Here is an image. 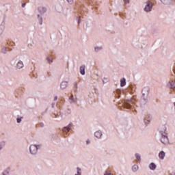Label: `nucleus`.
<instances>
[{
	"label": "nucleus",
	"mask_w": 175,
	"mask_h": 175,
	"mask_svg": "<svg viewBox=\"0 0 175 175\" xmlns=\"http://www.w3.org/2000/svg\"><path fill=\"white\" fill-rule=\"evenodd\" d=\"M159 132L161 133V143H163V144H167V143H169V138H167V135H166V127L163 126L160 128Z\"/></svg>",
	"instance_id": "nucleus-1"
},
{
	"label": "nucleus",
	"mask_w": 175,
	"mask_h": 175,
	"mask_svg": "<svg viewBox=\"0 0 175 175\" xmlns=\"http://www.w3.org/2000/svg\"><path fill=\"white\" fill-rule=\"evenodd\" d=\"M31 154H36L38 152V150H39V146L31 145L29 148Z\"/></svg>",
	"instance_id": "nucleus-2"
},
{
	"label": "nucleus",
	"mask_w": 175,
	"mask_h": 175,
	"mask_svg": "<svg viewBox=\"0 0 175 175\" xmlns=\"http://www.w3.org/2000/svg\"><path fill=\"white\" fill-rule=\"evenodd\" d=\"M150 92V89L147 87L144 88L142 89V95L144 98H146L148 95V92Z\"/></svg>",
	"instance_id": "nucleus-3"
},
{
	"label": "nucleus",
	"mask_w": 175,
	"mask_h": 175,
	"mask_svg": "<svg viewBox=\"0 0 175 175\" xmlns=\"http://www.w3.org/2000/svg\"><path fill=\"white\" fill-rule=\"evenodd\" d=\"M152 9V4L151 3H148L145 7V12H151Z\"/></svg>",
	"instance_id": "nucleus-4"
},
{
	"label": "nucleus",
	"mask_w": 175,
	"mask_h": 175,
	"mask_svg": "<svg viewBox=\"0 0 175 175\" xmlns=\"http://www.w3.org/2000/svg\"><path fill=\"white\" fill-rule=\"evenodd\" d=\"M80 73L81 75H85V66H80Z\"/></svg>",
	"instance_id": "nucleus-5"
},
{
	"label": "nucleus",
	"mask_w": 175,
	"mask_h": 175,
	"mask_svg": "<svg viewBox=\"0 0 175 175\" xmlns=\"http://www.w3.org/2000/svg\"><path fill=\"white\" fill-rule=\"evenodd\" d=\"M66 87H68V82H65V81L62 82L60 85V88H62V90H65Z\"/></svg>",
	"instance_id": "nucleus-6"
},
{
	"label": "nucleus",
	"mask_w": 175,
	"mask_h": 175,
	"mask_svg": "<svg viewBox=\"0 0 175 175\" xmlns=\"http://www.w3.org/2000/svg\"><path fill=\"white\" fill-rule=\"evenodd\" d=\"M70 129H72V124H69L68 126L64 127L63 131L66 132L67 131L69 132Z\"/></svg>",
	"instance_id": "nucleus-7"
},
{
	"label": "nucleus",
	"mask_w": 175,
	"mask_h": 175,
	"mask_svg": "<svg viewBox=\"0 0 175 175\" xmlns=\"http://www.w3.org/2000/svg\"><path fill=\"white\" fill-rule=\"evenodd\" d=\"M94 136L98 139H100L102 137V132L101 131H96L94 133Z\"/></svg>",
	"instance_id": "nucleus-8"
},
{
	"label": "nucleus",
	"mask_w": 175,
	"mask_h": 175,
	"mask_svg": "<svg viewBox=\"0 0 175 175\" xmlns=\"http://www.w3.org/2000/svg\"><path fill=\"white\" fill-rule=\"evenodd\" d=\"M149 167L150 170H155V169H157V165H155V163H151L149 165Z\"/></svg>",
	"instance_id": "nucleus-9"
},
{
	"label": "nucleus",
	"mask_w": 175,
	"mask_h": 175,
	"mask_svg": "<svg viewBox=\"0 0 175 175\" xmlns=\"http://www.w3.org/2000/svg\"><path fill=\"white\" fill-rule=\"evenodd\" d=\"M24 66V64H23V62L20 61L17 63L16 64V68L17 69H21Z\"/></svg>",
	"instance_id": "nucleus-10"
},
{
	"label": "nucleus",
	"mask_w": 175,
	"mask_h": 175,
	"mask_svg": "<svg viewBox=\"0 0 175 175\" xmlns=\"http://www.w3.org/2000/svg\"><path fill=\"white\" fill-rule=\"evenodd\" d=\"M165 153L163 151L160 152L159 154V158H160V159H163L165 158Z\"/></svg>",
	"instance_id": "nucleus-11"
},
{
	"label": "nucleus",
	"mask_w": 175,
	"mask_h": 175,
	"mask_svg": "<svg viewBox=\"0 0 175 175\" xmlns=\"http://www.w3.org/2000/svg\"><path fill=\"white\" fill-rule=\"evenodd\" d=\"M126 84L125 78H123L120 80V86L124 87Z\"/></svg>",
	"instance_id": "nucleus-12"
},
{
	"label": "nucleus",
	"mask_w": 175,
	"mask_h": 175,
	"mask_svg": "<svg viewBox=\"0 0 175 175\" xmlns=\"http://www.w3.org/2000/svg\"><path fill=\"white\" fill-rule=\"evenodd\" d=\"M132 170L133 172H137V170H139V166H137V165H133Z\"/></svg>",
	"instance_id": "nucleus-13"
},
{
	"label": "nucleus",
	"mask_w": 175,
	"mask_h": 175,
	"mask_svg": "<svg viewBox=\"0 0 175 175\" xmlns=\"http://www.w3.org/2000/svg\"><path fill=\"white\" fill-rule=\"evenodd\" d=\"M131 103L126 102L124 103V108L125 109H131Z\"/></svg>",
	"instance_id": "nucleus-14"
},
{
	"label": "nucleus",
	"mask_w": 175,
	"mask_h": 175,
	"mask_svg": "<svg viewBox=\"0 0 175 175\" xmlns=\"http://www.w3.org/2000/svg\"><path fill=\"white\" fill-rule=\"evenodd\" d=\"M162 3L164 5H167V3H170L171 0H160Z\"/></svg>",
	"instance_id": "nucleus-15"
},
{
	"label": "nucleus",
	"mask_w": 175,
	"mask_h": 175,
	"mask_svg": "<svg viewBox=\"0 0 175 175\" xmlns=\"http://www.w3.org/2000/svg\"><path fill=\"white\" fill-rule=\"evenodd\" d=\"M170 88H175V82L174 81L170 82Z\"/></svg>",
	"instance_id": "nucleus-16"
},
{
	"label": "nucleus",
	"mask_w": 175,
	"mask_h": 175,
	"mask_svg": "<svg viewBox=\"0 0 175 175\" xmlns=\"http://www.w3.org/2000/svg\"><path fill=\"white\" fill-rule=\"evenodd\" d=\"M77 174H76L75 175H81V170L79 167H77Z\"/></svg>",
	"instance_id": "nucleus-17"
},
{
	"label": "nucleus",
	"mask_w": 175,
	"mask_h": 175,
	"mask_svg": "<svg viewBox=\"0 0 175 175\" xmlns=\"http://www.w3.org/2000/svg\"><path fill=\"white\" fill-rule=\"evenodd\" d=\"M135 157H136V158H137V159L138 160V161H140L142 159L140 158V154H135Z\"/></svg>",
	"instance_id": "nucleus-18"
},
{
	"label": "nucleus",
	"mask_w": 175,
	"mask_h": 175,
	"mask_svg": "<svg viewBox=\"0 0 175 175\" xmlns=\"http://www.w3.org/2000/svg\"><path fill=\"white\" fill-rule=\"evenodd\" d=\"M104 175H111V172L107 171Z\"/></svg>",
	"instance_id": "nucleus-19"
},
{
	"label": "nucleus",
	"mask_w": 175,
	"mask_h": 175,
	"mask_svg": "<svg viewBox=\"0 0 175 175\" xmlns=\"http://www.w3.org/2000/svg\"><path fill=\"white\" fill-rule=\"evenodd\" d=\"M67 1H68V3H70V4L73 3V0H67Z\"/></svg>",
	"instance_id": "nucleus-20"
},
{
	"label": "nucleus",
	"mask_w": 175,
	"mask_h": 175,
	"mask_svg": "<svg viewBox=\"0 0 175 175\" xmlns=\"http://www.w3.org/2000/svg\"><path fill=\"white\" fill-rule=\"evenodd\" d=\"M17 122L20 124V122H21V118H17Z\"/></svg>",
	"instance_id": "nucleus-21"
},
{
	"label": "nucleus",
	"mask_w": 175,
	"mask_h": 175,
	"mask_svg": "<svg viewBox=\"0 0 175 175\" xmlns=\"http://www.w3.org/2000/svg\"><path fill=\"white\" fill-rule=\"evenodd\" d=\"M124 3H129V0H124Z\"/></svg>",
	"instance_id": "nucleus-22"
},
{
	"label": "nucleus",
	"mask_w": 175,
	"mask_h": 175,
	"mask_svg": "<svg viewBox=\"0 0 175 175\" xmlns=\"http://www.w3.org/2000/svg\"><path fill=\"white\" fill-rule=\"evenodd\" d=\"M9 174L8 172H3V175H7V174Z\"/></svg>",
	"instance_id": "nucleus-23"
},
{
	"label": "nucleus",
	"mask_w": 175,
	"mask_h": 175,
	"mask_svg": "<svg viewBox=\"0 0 175 175\" xmlns=\"http://www.w3.org/2000/svg\"><path fill=\"white\" fill-rule=\"evenodd\" d=\"M47 59H48V61H49L50 62H53V60H51V59H50V57H47Z\"/></svg>",
	"instance_id": "nucleus-24"
},
{
	"label": "nucleus",
	"mask_w": 175,
	"mask_h": 175,
	"mask_svg": "<svg viewBox=\"0 0 175 175\" xmlns=\"http://www.w3.org/2000/svg\"><path fill=\"white\" fill-rule=\"evenodd\" d=\"M25 5H26L25 3L22 4V8H25Z\"/></svg>",
	"instance_id": "nucleus-25"
},
{
	"label": "nucleus",
	"mask_w": 175,
	"mask_h": 175,
	"mask_svg": "<svg viewBox=\"0 0 175 175\" xmlns=\"http://www.w3.org/2000/svg\"><path fill=\"white\" fill-rule=\"evenodd\" d=\"M57 99H58V97L55 96V98H54V100H57Z\"/></svg>",
	"instance_id": "nucleus-26"
},
{
	"label": "nucleus",
	"mask_w": 175,
	"mask_h": 175,
	"mask_svg": "<svg viewBox=\"0 0 175 175\" xmlns=\"http://www.w3.org/2000/svg\"><path fill=\"white\" fill-rule=\"evenodd\" d=\"M86 143H87V144H90V140L88 139V140L86 141Z\"/></svg>",
	"instance_id": "nucleus-27"
},
{
	"label": "nucleus",
	"mask_w": 175,
	"mask_h": 175,
	"mask_svg": "<svg viewBox=\"0 0 175 175\" xmlns=\"http://www.w3.org/2000/svg\"><path fill=\"white\" fill-rule=\"evenodd\" d=\"M0 150H2V146L0 145Z\"/></svg>",
	"instance_id": "nucleus-28"
},
{
	"label": "nucleus",
	"mask_w": 175,
	"mask_h": 175,
	"mask_svg": "<svg viewBox=\"0 0 175 175\" xmlns=\"http://www.w3.org/2000/svg\"><path fill=\"white\" fill-rule=\"evenodd\" d=\"M78 24H80V19H79V22H78Z\"/></svg>",
	"instance_id": "nucleus-29"
},
{
	"label": "nucleus",
	"mask_w": 175,
	"mask_h": 175,
	"mask_svg": "<svg viewBox=\"0 0 175 175\" xmlns=\"http://www.w3.org/2000/svg\"><path fill=\"white\" fill-rule=\"evenodd\" d=\"M95 50H96V51L97 49H96Z\"/></svg>",
	"instance_id": "nucleus-30"
}]
</instances>
